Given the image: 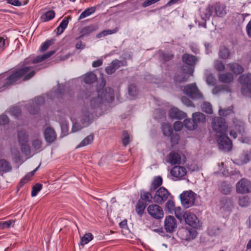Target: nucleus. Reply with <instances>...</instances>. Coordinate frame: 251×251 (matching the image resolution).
Listing matches in <instances>:
<instances>
[{"label":"nucleus","instance_id":"obj_61","mask_svg":"<svg viewBox=\"0 0 251 251\" xmlns=\"http://www.w3.org/2000/svg\"><path fill=\"white\" fill-rule=\"evenodd\" d=\"M9 122L8 117L4 115L0 116V125H5L7 124Z\"/></svg>","mask_w":251,"mask_h":251},{"label":"nucleus","instance_id":"obj_60","mask_svg":"<svg viewBox=\"0 0 251 251\" xmlns=\"http://www.w3.org/2000/svg\"><path fill=\"white\" fill-rule=\"evenodd\" d=\"M22 146V151L26 155H29L30 154V148L29 146L27 145L26 144Z\"/></svg>","mask_w":251,"mask_h":251},{"label":"nucleus","instance_id":"obj_27","mask_svg":"<svg viewBox=\"0 0 251 251\" xmlns=\"http://www.w3.org/2000/svg\"><path fill=\"white\" fill-rule=\"evenodd\" d=\"M19 141L22 145L26 144L28 141V135L27 132L25 130H21L18 133Z\"/></svg>","mask_w":251,"mask_h":251},{"label":"nucleus","instance_id":"obj_52","mask_svg":"<svg viewBox=\"0 0 251 251\" xmlns=\"http://www.w3.org/2000/svg\"><path fill=\"white\" fill-rule=\"evenodd\" d=\"M11 153L13 158L15 159L16 162H18L21 160L20 152L16 149H13L11 150Z\"/></svg>","mask_w":251,"mask_h":251},{"label":"nucleus","instance_id":"obj_56","mask_svg":"<svg viewBox=\"0 0 251 251\" xmlns=\"http://www.w3.org/2000/svg\"><path fill=\"white\" fill-rule=\"evenodd\" d=\"M130 142V136L129 134L127 132H124L123 133V144L124 146H126L129 144Z\"/></svg>","mask_w":251,"mask_h":251},{"label":"nucleus","instance_id":"obj_20","mask_svg":"<svg viewBox=\"0 0 251 251\" xmlns=\"http://www.w3.org/2000/svg\"><path fill=\"white\" fill-rule=\"evenodd\" d=\"M241 92L245 96L251 97V81L250 79H241Z\"/></svg>","mask_w":251,"mask_h":251},{"label":"nucleus","instance_id":"obj_31","mask_svg":"<svg viewBox=\"0 0 251 251\" xmlns=\"http://www.w3.org/2000/svg\"><path fill=\"white\" fill-rule=\"evenodd\" d=\"M94 140V135L93 134L89 135L86 137L76 147V148H80L86 146L91 144Z\"/></svg>","mask_w":251,"mask_h":251},{"label":"nucleus","instance_id":"obj_64","mask_svg":"<svg viewBox=\"0 0 251 251\" xmlns=\"http://www.w3.org/2000/svg\"><path fill=\"white\" fill-rule=\"evenodd\" d=\"M103 63V60L101 59H98L96 61H94L92 63V66L94 68H96L100 66Z\"/></svg>","mask_w":251,"mask_h":251},{"label":"nucleus","instance_id":"obj_40","mask_svg":"<svg viewBox=\"0 0 251 251\" xmlns=\"http://www.w3.org/2000/svg\"><path fill=\"white\" fill-rule=\"evenodd\" d=\"M54 12L52 10H50L42 15L41 18L44 22H47L52 19L54 17Z\"/></svg>","mask_w":251,"mask_h":251},{"label":"nucleus","instance_id":"obj_63","mask_svg":"<svg viewBox=\"0 0 251 251\" xmlns=\"http://www.w3.org/2000/svg\"><path fill=\"white\" fill-rule=\"evenodd\" d=\"M7 2L17 6H19L22 5V3L19 0H7Z\"/></svg>","mask_w":251,"mask_h":251},{"label":"nucleus","instance_id":"obj_15","mask_svg":"<svg viewBox=\"0 0 251 251\" xmlns=\"http://www.w3.org/2000/svg\"><path fill=\"white\" fill-rule=\"evenodd\" d=\"M126 66V61L115 59L105 68V71L107 74L111 75L114 73L120 67Z\"/></svg>","mask_w":251,"mask_h":251},{"label":"nucleus","instance_id":"obj_59","mask_svg":"<svg viewBox=\"0 0 251 251\" xmlns=\"http://www.w3.org/2000/svg\"><path fill=\"white\" fill-rule=\"evenodd\" d=\"M183 127V125L181 122L176 121L174 123V128L175 131H180Z\"/></svg>","mask_w":251,"mask_h":251},{"label":"nucleus","instance_id":"obj_46","mask_svg":"<svg viewBox=\"0 0 251 251\" xmlns=\"http://www.w3.org/2000/svg\"><path fill=\"white\" fill-rule=\"evenodd\" d=\"M14 222L12 220H8L5 222H0V229H5L10 227L13 225Z\"/></svg>","mask_w":251,"mask_h":251},{"label":"nucleus","instance_id":"obj_21","mask_svg":"<svg viewBox=\"0 0 251 251\" xmlns=\"http://www.w3.org/2000/svg\"><path fill=\"white\" fill-rule=\"evenodd\" d=\"M169 115L170 118L176 119H182L187 116L186 113L176 107H172L170 109Z\"/></svg>","mask_w":251,"mask_h":251},{"label":"nucleus","instance_id":"obj_30","mask_svg":"<svg viewBox=\"0 0 251 251\" xmlns=\"http://www.w3.org/2000/svg\"><path fill=\"white\" fill-rule=\"evenodd\" d=\"M69 18H65L60 23L59 25L57 28V34L58 35L61 34L64 31V30L66 28V27L68 26L69 21L68 19Z\"/></svg>","mask_w":251,"mask_h":251},{"label":"nucleus","instance_id":"obj_57","mask_svg":"<svg viewBox=\"0 0 251 251\" xmlns=\"http://www.w3.org/2000/svg\"><path fill=\"white\" fill-rule=\"evenodd\" d=\"M182 102L188 106L194 107V105L192 103L191 101L186 97H183L181 98Z\"/></svg>","mask_w":251,"mask_h":251},{"label":"nucleus","instance_id":"obj_53","mask_svg":"<svg viewBox=\"0 0 251 251\" xmlns=\"http://www.w3.org/2000/svg\"><path fill=\"white\" fill-rule=\"evenodd\" d=\"M176 217L180 221H181L183 218V215H182L181 212V209L180 207L175 208L174 210Z\"/></svg>","mask_w":251,"mask_h":251},{"label":"nucleus","instance_id":"obj_5","mask_svg":"<svg viewBox=\"0 0 251 251\" xmlns=\"http://www.w3.org/2000/svg\"><path fill=\"white\" fill-rule=\"evenodd\" d=\"M72 131L75 132L88 126L90 124V119L88 114H82L73 121Z\"/></svg>","mask_w":251,"mask_h":251},{"label":"nucleus","instance_id":"obj_44","mask_svg":"<svg viewBox=\"0 0 251 251\" xmlns=\"http://www.w3.org/2000/svg\"><path fill=\"white\" fill-rule=\"evenodd\" d=\"M42 185L40 183H37L33 186L31 192V196L33 197H35L38 192H39L42 188Z\"/></svg>","mask_w":251,"mask_h":251},{"label":"nucleus","instance_id":"obj_16","mask_svg":"<svg viewBox=\"0 0 251 251\" xmlns=\"http://www.w3.org/2000/svg\"><path fill=\"white\" fill-rule=\"evenodd\" d=\"M147 210L148 213L155 219H161L164 216L162 209L158 205L151 204L148 206Z\"/></svg>","mask_w":251,"mask_h":251},{"label":"nucleus","instance_id":"obj_24","mask_svg":"<svg viewBox=\"0 0 251 251\" xmlns=\"http://www.w3.org/2000/svg\"><path fill=\"white\" fill-rule=\"evenodd\" d=\"M98 25L97 24L90 25L84 27L81 30V35L79 38L88 35L91 33L97 30L98 29Z\"/></svg>","mask_w":251,"mask_h":251},{"label":"nucleus","instance_id":"obj_37","mask_svg":"<svg viewBox=\"0 0 251 251\" xmlns=\"http://www.w3.org/2000/svg\"><path fill=\"white\" fill-rule=\"evenodd\" d=\"M201 110L205 113L211 114L213 113L212 107L208 102H204L201 105Z\"/></svg>","mask_w":251,"mask_h":251},{"label":"nucleus","instance_id":"obj_45","mask_svg":"<svg viewBox=\"0 0 251 251\" xmlns=\"http://www.w3.org/2000/svg\"><path fill=\"white\" fill-rule=\"evenodd\" d=\"M39 166L37 167L36 169H35L32 172L28 173L23 178L21 181V183H25L27 181L30 179V178L34 175L35 172L38 170Z\"/></svg>","mask_w":251,"mask_h":251},{"label":"nucleus","instance_id":"obj_7","mask_svg":"<svg viewBox=\"0 0 251 251\" xmlns=\"http://www.w3.org/2000/svg\"><path fill=\"white\" fill-rule=\"evenodd\" d=\"M183 62L190 67H185L187 68V70L184 67L183 69V73L188 75V77L192 76L194 71V66L197 62L198 61V59L194 56L189 54H185L182 56Z\"/></svg>","mask_w":251,"mask_h":251},{"label":"nucleus","instance_id":"obj_39","mask_svg":"<svg viewBox=\"0 0 251 251\" xmlns=\"http://www.w3.org/2000/svg\"><path fill=\"white\" fill-rule=\"evenodd\" d=\"M175 208L174 202L173 201L169 200L165 204V211L166 213H172Z\"/></svg>","mask_w":251,"mask_h":251},{"label":"nucleus","instance_id":"obj_19","mask_svg":"<svg viewBox=\"0 0 251 251\" xmlns=\"http://www.w3.org/2000/svg\"><path fill=\"white\" fill-rule=\"evenodd\" d=\"M164 226L167 232L174 231L177 226L176 219L172 216H167L164 221Z\"/></svg>","mask_w":251,"mask_h":251},{"label":"nucleus","instance_id":"obj_6","mask_svg":"<svg viewBox=\"0 0 251 251\" xmlns=\"http://www.w3.org/2000/svg\"><path fill=\"white\" fill-rule=\"evenodd\" d=\"M243 71V67L238 63H229L226 65V73L221 75L220 78H232L233 74L239 75Z\"/></svg>","mask_w":251,"mask_h":251},{"label":"nucleus","instance_id":"obj_4","mask_svg":"<svg viewBox=\"0 0 251 251\" xmlns=\"http://www.w3.org/2000/svg\"><path fill=\"white\" fill-rule=\"evenodd\" d=\"M98 93V97L93 98L91 100V104L94 106H96L101 103L103 100L108 102H110L114 99L113 91L110 88H106L101 91H100Z\"/></svg>","mask_w":251,"mask_h":251},{"label":"nucleus","instance_id":"obj_48","mask_svg":"<svg viewBox=\"0 0 251 251\" xmlns=\"http://www.w3.org/2000/svg\"><path fill=\"white\" fill-rule=\"evenodd\" d=\"M32 145L35 150H39L42 147V142L39 138H37L32 140Z\"/></svg>","mask_w":251,"mask_h":251},{"label":"nucleus","instance_id":"obj_1","mask_svg":"<svg viewBox=\"0 0 251 251\" xmlns=\"http://www.w3.org/2000/svg\"><path fill=\"white\" fill-rule=\"evenodd\" d=\"M35 74L33 66H25L23 68H17L11 69L7 72L0 74V78H29L32 77Z\"/></svg>","mask_w":251,"mask_h":251},{"label":"nucleus","instance_id":"obj_43","mask_svg":"<svg viewBox=\"0 0 251 251\" xmlns=\"http://www.w3.org/2000/svg\"><path fill=\"white\" fill-rule=\"evenodd\" d=\"M250 198L248 196H244L240 198L239 204L241 206H247L250 203Z\"/></svg>","mask_w":251,"mask_h":251},{"label":"nucleus","instance_id":"obj_9","mask_svg":"<svg viewBox=\"0 0 251 251\" xmlns=\"http://www.w3.org/2000/svg\"><path fill=\"white\" fill-rule=\"evenodd\" d=\"M196 194L192 191L184 192L180 195L181 202L185 208L193 206L195 203Z\"/></svg>","mask_w":251,"mask_h":251},{"label":"nucleus","instance_id":"obj_38","mask_svg":"<svg viewBox=\"0 0 251 251\" xmlns=\"http://www.w3.org/2000/svg\"><path fill=\"white\" fill-rule=\"evenodd\" d=\"M214 68L219 71V72H222L225 71V73H226V68L225 67V66L222 61H219L218 60H216L214 61Z\"/></svg>","mask_w":251,"mask_h":251},{"label":"nucleus","instance_id":"obj_41","mask_svg":"<svg viewBox=\"0 0 251 251\" xmlns=\"http://www.w3.org/2000/svg\"><path fill=\"white\" fill-rule=\"evenodd\" d=\"M219 115L221 116H226L233 113V107L231 106L227 109H222L220 107L219 110Z\"/></svg>","mask_w":251,"mask_h":251},{"label":"nucleus","instance_id":"obj_47","mask_svg":"<svg viewBox=\"0 0 251 251\" xmlns=\"http://www.w3.org/2000/svg\"><path fill=\"white\" fill-rule=\"evenodd\" d=\"M162 183V179L160 176L155 177L152 183V187L155 189Z\"/></svg>","mask_w":251,"mask_h":251},{"label":"nucleus","instance_id":"obj_11","mask_svg":"<svg viewBox=\"0 0 251 251\" xmlns=\"http://www.w3.org/2000/svg\"><path fill=\"white\" fill-rule=\"evenodd\" d=\"M182 90L187 95L194 99L201 98L202 94L198 90L195 84H191L184 87Z\"/></svg>","mask_w":251,"mask_h":251},{"label":"nucleus","instance_id":"obj_33","mask_svg":"<svg viewBox=\"0 0 251 251\" xmlns=\"http://www.w3.org/2000/svg\"><path fill=\"white\" fill-rule=\"evenodd\" d=\"M96 11L95 7H91L89 8H87L80 15L79 17V20L84 19L92 14L94 13Z\"/></svg>","mask_w":251,"mask_h":251},{"label":"nucleus","instance_id":"obj_12","mask_svg":"<svg viewBox=\"0 0 251 251\" xmlns=\"http://www.w3.org/2000/svg\"><path fill=\"white\" fill-rule=\"evenodd\" d=\"M217 142L219 148L225 151H229L232 148V143L226 134L217 135Z\"/></svg>","mask_w":251,"mask_h":251},{"label":"nucleus","instance_id":"obj_58","mask_svg":"<svg viewBox=\"0 0 251 251\" xmlns=\"http://www.w3.org/2000/svg\"><path fill=\"white\" fill-rule=\"evenodd\" d=\"M10 112L12 115L17 117L21 113V110L18 107L14 106L11 108Z\"/></svg>","mask_w":251,"mask_h":251},{"label":"nucleus","instance_id":"obj_18","mask_svg":"<svg viewBox=\"0 0 251 251\" xmlns=\"http://www.w3.org/2000/svg\"><path fill=\"white\" fill-rule=\"evenodd\" d=\"M171 175L178 179H183L187 174L186 169L181 166H176L171 171Z\"/></svg>","mask_w":251,"mask_h":251},{"label":"nucleus","instance_id":"obj_62","mask_svg":"<svg viewBox=\"0 0 251 251\" xmlns=\"http://www.w3.org/2000/svg\"><path fill=\"white\" fill-rule=\"evenodd\" d=\"M83 78H97V76L93 72H89L84 75Z\"/></svg>","mask_w":251,"mask_h":251},{"label":"nucleus","instance_id":"obj_23","mask_svg":"<svg viewBox=\"0 0 251 251\" xmlns=\"http://www.w3.org/2000/svg\"><path fill=\"white\" fill-rule=\"evenodd\" d=\"M44 99L41 97H39L35 99L34 101L31 100L29 102L28 104L29 105L28 107V110L30 112L34 114L36 111H37L38 107L37 105L43 102Z\"/></svg>","mask_w":251,"mask_h":251},{"label":"nucleus","instance_id":"obj_22","mask_svg":"<svg viewBox=\"0 0 251 251\" xmlns=\"http://www.w3.org/2000/svg\"><path fill=\"white\" fill-rule=\"evenodd\" d=\"M183 157V155H182V157L181 155L178 153L175 152H171L169 155L168 161L172 165L179 164L182 161L184 162Z\"/></svg>","mask_w":251,"mask_h":251},{"label":"nucleus","instance_id":"obj_49","mask_svg":"<svg viewBox=\"0 0 251 251\" xmlns=\"http://www.w3.org/2000/svg\"><path fill=\"white\" fill-rule=\"evenodd\" d=\"M128 93L132 97H135L137 95L138 91L136 89V86L134 85L131 84L129 86Z\"/></svg>","mask_w":251,"mask_h":251},{"label":"nucleus","instance_id":"obj_8","mask_svg":"<svg viewBox=\"0 0 251 251\" xmlns=\"http://www.w3.org/2000/svg\"><path fill=\"white\" fill-rule=\"evenodd\" d=\"M212 125L213 130L219 135L226 134L228 126L224 119L214 117L213 119Z\"/></svg>","mask_w":251,"mask_h":251},{"label":"nucleus","instance_id":"obj_55","mask_svg":"<svg viewBox=\"0 0 251 251\" xmlns=\"http://www.w3.org/2000/svg\"><path fill=\"white\" fill-rule=\"evenodd\" d=\"M250 159H251V158L249 156L248 154H247V153L246 154H243L240 156V158H239V160L240 161V164H246L250 161Z\"/></svg>","mask_w":251,"mask_h":251},{"label":"nucleus","instance_id":"obj_26","mask_svg":"<svg viewBox=\"0 0 251 251\" xmlns=\"http://www.w3.org/2000/svg\"><path fill=\"white\" fill-rule=\"evenodd\" d=\"M44 135L46 141L49 143L53 142L56 138V134L54 131L50 127L46 128Z\"/></svg>","mask_w":251,"mask_h":251},{"label":"nucleus","instance_id":"obj_14","mask_svg":"<svg viewBox=\"0 0 251 251\" xmlns=\"http://www.w3.org/2000/svg\"><path fill=\"white\" fill-rule=\"evenodd\" d=\"M251 189V183L246 179H242L236 184V191L238 193L246 194L249 193Z\"/></svg>","mask_w":251,"mask_h":251},{"label":"nucleus","instance_id":"obj_42","mask_svg":"<svg viewBox=\"0 0 251 251\" xmlns=\"http://www.w3.org/2000/svg\"><path fill=\"white\" fill-rule=\"evenodd\" d=\"M118 31V28H116L114 29L110 30V29H107L101 32L100 33H99L97 35V37L98 38H101L102 36H105L108 35H110L113 33H114Z\"/></svg>","mask_w":251,"mask_h":251},{"label":"nucleus","instance_id":"obj_3","mask_svg":"<svg viewBox=\"0 0 251 251\" xmlns=\"http://www.w3.org/2000/svg\"><path fill=\"white\" fill-rule=\"evenodd\" d=\"M233 126L230 131V135L233 138H236L238 135H240V140L242 143H248L249 140L246 137H244L243 133L244 132V123L241 120L237 119H234L233 120Z\"/></svg>","mask_w":251,"mask_h":251},{"label":"nucleus","instance_id":"obj_32","mask_svg":"<svg viewBox=\"0 0 251 251\" xmlns=\"http://www.w3.org/2000/svg\"><path fill=\"white\" fill-rule=\"evenodd\" d=\"M162 130L163 134L166 136L171 135L173 132L171 126L168 123H164L162 125Z\"/></svg>","mask_w":251,"mask_h":251},{"label":"nucleus","instance_id":"obj_34","mask_svg":"<svg viewBox=\"0 0 251 251\" xmlns=\"http://www.w3.org/2000/svg\"><path fill=\"white\" fill-rule=\"evenodd\" d=\"M93 239V236L91 233H86L81 238L80 245L83 246L84 245L88 244Z\"/></svg>","mask_w":251,"mask_h":251},{"label":"nucleus","instance_id":"obj_28","mask_svg":"<svg viewBox=\"0 0 251 251\" xmlns=\"http://www.w3.org/2000/svg\"><path fill=\"white\" fill-rule=\"evenodd\" d=\"M192 118L195 123L205 122V115L201 112H195L192 114Z\"/></svg>","mask_w":251,"mask_h":251},{"label":"nucleus","instance_id":"obj_10","mask_svg":"<svg viewBox=\"0 0 251 251\" xmlns=\"http://www.w3.org/2000/svg\"><path fill=\"white\" fill-rule=\"evenodd\" d=\"M54 53V51H50L46 54L34 57V56H30L25 58L24 61V64L25 66L33 65L37 63L42 62L46 59L49 58Z\"/></svg>","mask_w":251,"mask_h":251},{"label":"nucleus","instance_id":"obj_50","mask_svg":"<svg viewBox=\"0 0 251 251\" xmlns=\"http://www.w3.org/2000/svg\"><path fill=\"white\" fill-rule=\"evenodd\" d=\"M231 187L229 185L224 183L221 186V192L224 194H228L230 192Z\"/></svg>","mask_w":251,"mask_h":251},{"label":"nucleus","instance_id":"obj_51","mask_svg":"<svg viewBox=\"0 0 251 251\" xmlns=\"http://www.w3.org/2000/svg\"><path fill=\"white\" fill-rule=\"evenodd\" d=\"M53 40H48L44 42L43 44H42L41 46V51H43L47 50L50 47V46L53 43Z\"/></svg>","mask_w":251,"mask_h":251},{"label":"nucleus","instance_id":"obj_36","mask_svg":"<svg viewBox=\"0 0 251 251\" xmlns=\"http://www.w3.org/2000/svg\"><path fill=\"white\" fill-rule=\"evenodd\" d=\"M219 54L220 58L226 59L230 56V51L227 48L222 47L219 50Z\"/></svg>","mask_w":251,"mask_h":251},{"label":"nucleus","instance_id":"obj_54","mask_svg":"<svg viewBox=\"0 0 251 251\" xmlns=\"http://www.w3.org/2000/svg\"><path fill=\"white\" fill-rule=\"evenodd\" d=\"M141 197L143 200L146 201L151 202L152 200H153V197L150 192L144 193V194L142 195Z\"/></svg>","mask_w":251,"mask_h":251},{"label":"nucleus","instance_id":"obj_13","mask_svg":"<svg viewBox=\"0 0 251 251\" xmlns=\"http://www.w3.org/2000/svg\"><path fill=\"white\" fill-rule=\"evenodd\" d=\"M168 196V190L164 187H160L153 196V201L158 203H163L167 199Z\"/></svg>","mask_w":251,"mask_h":251},{"label":"nucleus","instance_id":"obj_17","mask_svg":"<svg viewBox=\"0 0 251 251\" xmlns=\"http://www.w3.org/2000/svg\"><path fill=\"white\" fill-rule=\"evenodd\" d=\"M183 218L185 222L190 226L197 228L200 226L199 221L196 216L189 212H185L183 214Z\"/></svg>","mask_w":251,"mask_h":251},{"label":"nucleus","instance_id":"obj_29","mask_svg":"<svg viewBox=\"0 0 251 251\" xmlns=\"http://www.w3.org/2000/svg\"><path fill=\"white\" fill-rule=\"evenodd\" d=\"M184 125L185 127L189 130H194L198 127V125L194 120L192 121L190 119H187L184 121Z\"/></svg>","mask_w":251,"mask_h":251},{"label":"nucleus","instance_id":"obj_2","mask_svg":"<svg viewBox=\"0 0 251 251\" xmlns=\"http://www.w3.org/2000/svg\"><path fill=\"white\" fill-rule=\"evenodd\" d=\"M226 14V6L225 4L217 2L212 5L206 7L204 12V17L203 18L204 22L202 26L206 27V20L210 16L223 17Z\"/></svg>","mask_w":251,"mask_h":251},{"label":"nucleus","instance_id":"obj_35","mask_svg":"<svg viewBox=\"0 0 251 251\" xmlns=\"http://www.w3.org/2000/svg\"><path fill=\"white\" fill-rule=\"evenodd\" d=\"M9 163L4 159L0 160V171L7 172L11 170Z\"/></svg>","mask_w":251,"mask_h":251},{"label":"nucleus","instance_id":"obj_25","mask_svg":"<svg viewBox=\"0 0 251 251\" xmlns=\"http://www.w3.org/2000/svg\"><path fill=\"white\" fill-rule=\"evenodd\" d=\"M233 206V203L229 199H223L220 202V209L222 212L228 211Z\"/></svg>","mask_w":251,"mask_h":251}]
</instances>
